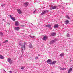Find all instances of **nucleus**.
<instances>
[{
  "label": "nucleus",
  "mask_w": 73,
  "mask_h": 73,
  "mask_svg": "<svg viewBox=\"0 0 73 73\" xmlns=\"http://www.w3.org/2000/svg\"><path fill=\"white\" fill-rule=\"evenodd\" d=\"M48 38V36H45L43 38L42 40H44V41H46Z\"/></svg>",
  "instance_id": "obj_1"
},
{
  "label": "nucleus",
  "mask_w": 73,
  "mask_h": 73,
  "mask_svg": "<svg viewBox=\"0 0 73 73\" xmlns=\"http://www.w3.org/2000/svg\"><path fill=\"white\" fill-rule=\"evenodd\" d=\"M45 27H48L50 29H52V27H52V25H46L45 26Z\"/></svg>",
  "instance_id": "obj_2"
},
{
  "label": "nucleus",
  "mask_w": 73,
  "mask_h": 73,
  "mask_svg": "<svg viewBox=\"0 0 73 73\" xmlns=\"http://www.w3.org/2000/svg\"><path fill=\"white\" fill-rule=\"evenodd\" d=\"M7 61L9 62L10 63V64H12V60H11L10 58H9L7 59Z\"/></svg>",
  "instance_id": "obj_3"
},
{
  "label": "nucleus",
  "mask_w": 73,
  "mask_h": 73,
  "mask_svg": "<svg viewBox=\"0 0 73 73\" xmlns=\"http://www.w3.org/2000/svg\"><path fill=\"white\" fill-rule=\"evenodd\" d=\"M21 52H23V50H25V46L24 45L23 46H22L21 47Z\"/></svg>",
  "instance_id": "obj_4"
},
{
  "label": "nucleus",
  "mask_w": 73,
  "mask_h": 73,
  "mask_svg": "<svg viewBox=\"0 0 73 73\" xmlns=\"http://www.w3.org/2000/svg\"><path fill=\"white\" fill-rule=\"evenodd\" d=\"M46 12H48V10H46L45 11H43L41 13V15H44V14H46Z\"/></svg>",
  "instance_id": "obj_5"
},
{
  "label": "nucleus",
  "mask_w": 73,
  "mask_h": 73,
  "mask_svg": "<svg viewBox=\"0 0 73 73\" xmlns=\"http://www.w3.org/2000/svg\"><path fill=\"white\" fill-rule=\"evenodd\" d=\"M56 41H57V40L56 39H55L54 40H53L50 41V44H53Z\"/></svg>",
  "instance_id": "obj_6"
},
{
  "label": "nucleus",
  "mask_w": 73,
  "mask_h": 73,
  "mask_svg": "<svg viewBox=\"0 0 73 73\" xmlns=\"http://www.w3.org/2000/svg\"><path fill=\"white\" fill-rule=\"evenodd\" d=\"M15 25H16V26H18L19 24V23L18 21H16L15 23Z\"/></svg>",
  "instance_id": "obj_7"
},
{
  "label": "nucleus",
  "mask_w": 73,
  "mask_h": 73,
  "mask_svg": "<svg viewBox=\"0 0 73 73\" xmlns=\"http://www.w3.org/2000/svg\"><path fill=\"white\" fill-rule=\"evenodd\" d=\"M72 70L73 68H70L68 71V73H70V72H72Z\"/></svg>",
  "instance_id": "obj_8"
},
{
  "label": "nucleus",
  "mask_w": 73,
  "mask_h": 73,
  "mask_svg": "<svg viewBox=\"0 0 73 73\" xmlns=\"http://www.w3.org/2000/svg\"><path fill=\"white\" fill-rule=\"evenodd\" d=\"M17 11L18 13H19V14H21V10H20V9H17Z\"/></svg>",
  "instance_id": "obj_9"
},
{
  "label": "nucleus",
  "mask_w": 73,
  "mask_h": 73,
  "mask_svg": "<svg viewBox=\"0 0 73 73\" xmlns=\"http://www.w3.org/2000/svg\"><path fill=\"white\" fill-rule=\"evenodd\" d=\"M14 29L16 31H19V30L20 29V28L19 27H15L14 28Z\"/></svg>",
  "instance_id": "obj_10"
},
{
  "label": "nucleus",
  "mask_w": 73,
  "mask_h": 73,
  "mask_svg": "<svg viewBox=\"0 0 73 73\" xmlns=\"http://www.w3.org/2000/svg\"><path fill=\"white\" fill-rule=\"evenodd\" d=\"M54 28H57L58 27V25L57 24L55 25L54 26Z\"/></svg>",
  "instance_id": "obj_11"
},
{
  "label": "nucleus",
  "mask_w": 73,
  "mask_h": 73,
  "mask_svg": "<svg viewBox=\"0 0 73 73\" xmlns=\"http://www.w3.org/2000/svg\"><path fill=\"white\" fill-rule=\"evenodd\" d=\"M51 62L52 61H51V60L50 59H48L46 61V62L47 63H50V62Z\"/></svg>",
  "instance_id": "obj_12"
},
{
  "label": "nucleus",
  "mask_w": 73,
  "mask_h": 73,
  "mask_svg": "<svg viewBox=\"0 0 73 73\" xmlns=\"http://www.w3.org/2000/svg\"><path fill=\"white\" fill-rule=\"evenodd\" d=\"M24 5L25 7H27V6H28V3L26 2L24 3Z\"/></svg>",
  "instance_id": "obj_13"
},
{
  "label": "nucleus",
  "mask_w": 73,
  "mask_h": 73,
  "mask_svg": "<svg viewBox=\"0 0 73 73\" xmlns=\"http://www.w3.org/2000/svg\"><path fill=\"white\" fill-rule=\"evenodd\" d=\"M56 33H51V36H55L56 35Z\"/></svg>",
  "instance_id": "obj_14"
},
{
  "label": "nucleus",
  "mask_w": 73,
  "mask_h": 73,
  "mask_svg": "<svg viewBox=\"0 0 73 73\" xmlns=\"http://www.w3.org/2000/svg\"><path fill=\"white\" fill-rule=\"evenodd\" d=\"M56 8H57V6H54L52 7V9H56Z\"/></svg>",
  "instance_id": "obj_15"
},
{
  "label": "nucleus",
  "mask_w": 73,
  "mask_h": 73,
  "mask_svg": "<svg viewBox=\"0 0 73 73\" xmlns=\"http://www.w3.org/2000/svg\"><path fill=\"white\" fill-rule=\"evenodd\" d=\"M65 22L66 24H68V23H69V20H66L65 21Z\"/></svg>",
  "instance_id": "obj_16"
},
{
  "label": "nucleus",
  "mask_w": 73,
  "mask_h": 73,
  "mask_svg": "<svg viewBox=\"0 0 73 73\" xmlns=\"http://www.w3.org/2000/svg\"><path fill=\"white\" fill-rule=\"evenodd\" d=\"M0 58H1V59H4V58L3 56L1 55H0Z\"/></svg>",
  "instance_id": "obj_17"
},
{
  "label": "nucleus",
  "mask_w": 73,
  "mask_h": 73,
  "mask_svg": "<svg viewBox=\"0 0 73 73\" xmlns=\"http://www.w3.org/2000/svg\"><path fill=\"white\" fill-rule=\"evenodd\" d=\"M64 55V53H62L60 54V57H62V56H63Z\"/></svg>",
  "instance_id": "obj_18"
},
{
  "label": "nucleus",
  "mask_w": 73,
  "mask_h": 73,
  "mask_svg": "<svg viewBox=\"0 0 73 73\" xmlns=\"http://www.w3.org/2000/svg\"><path fill=\"white\" fill-rule=\"evenodd\" d=\"M0 36L1 37L3 36V34L1 32H0Z\"/></svg>",
  "instance_id": "obj_19"
},
{
  "label": "nucleus",
  "mask_w": 73,
  "mask_h": 73,
  "mask_svg": "<svg viewBox=\"0 0 73 73\" xmlns=\"http://www.w3.org/2000/svg\"><path fill=\"white\" fill-rule=\"evenodd\" d=\"M11 19L13 20V21H15V20H16V19H15V18H14L13 17L11 18Z\"/></svg>",
  "instance_id": "obj_20"
},
{
  "label": "nucleus",
  "mask_w": 73,
  "mask_h": 73,
  "mask_svg": "<svg viewBox=\"0 0 73 73\" xmlns=\"http://www.w3.org/2000/svg\"><path fill=\"white\" fill-rule=\"evenodd\" d=\"M52 64H54L56 63V61H53L52 62Z\"/></svg>",
  "instance_id": "obj_21"
},
{
  "label": "nucleus",
  "mask_w": 73,
  "mask_h": 73,
  "mask_svg": "<svg viewBox=\"0 0 73 73\" xmlns=\"http://www.w3.org/2000/svg\"><path fill=\"white\" fill-rule=\"evenodd\" d=\"M29 48H32V45L31 44H30L29 45Z\"/></svg>",
  "instance_id": "obj_22"
},
{
  "label": "nucleus",
  "mask_w": 73,
  "mask_h": 73,
  "mask_svg": "<svg viewBox=\"0 0 73 73\" xmlns=\"http://www.w3.org/2000/svg\"><path fill=\"white\" fill-rule=\"evenodd\" d=\"M66 18H67V19H70V18L68 16L66 15Z\"/></svg>",
  "instance_id": "obj_23"
},
{
  "label": "nucleus",
  "mask_w": 73,
  "mask_h": 73,
  "mask_svg": "<svg viewBox=\"0 0 73 73\" xmlns=\"http://www.w3.org/2000/svg\"><path fill=\"white\" fill-rule=\"evenodd\" d=\"M8 42V40H6L4 42H3V43H6V42Z\"/></svg>",
  "instance_id": "obj_24"
},
{
  "label": "nucleus",
  "mask_w": 73,
  "mask_h": 73,
  "mask_svg": "<svg viewBox=\"0 0 73 73\" xmlns=\"http://www.w3.org/2000/svg\"><path fill=\"white\" fill-rule=\"evenodd\" d=\"M30 37H31V38H34V37H35V36H30Z\"/></svg>",
  "instance_id": "obj_25"
},
{
  "label": "nucleus",
  "mask_w": 73,
  "mask_h": 73,
  "mask_svg": "<svg viewBox=\"0 0 73 73\" xmlns=\"http://www.w3.org/2000/svg\"><path fill=\"white\" fill-rule=\"evenodd\" d=\"M24 67H21V69H22V70H23V69H24Z\"/></svg>",
  "instance_id": "obj_26"
},
{
  "label": "nucleus",
  "mask_w": 73,
  "mask_h": 73,
  "mask_svg": "<svg viewBox=\"0 0 73 73\" xmlns=\"http://www.w3.org/2000/svg\"><path fill=\"white\" fill-rule=\"evenodd\" d=\"M48 64L49 65L50 64L51 65H52V64H53L52 63V62H51L50 63H49Z\"/></svg>",
  "instance_id": "obj_27"
},
{
  "label": "nucleus",
  "mask_w": 73,
  "mask_h": 73,
  "mask_svg": "<svg viewBox=\"0 0 73 73\" xmlns=\"http://www.w3.org/2000/svg\"><path fill=\"white\" fill-rule=\"evenodd\" d=\"M21 27H24V25H21Z\"/></svg>",
  "instance_id": "obj_28"
},
{
  "label": "nucleus",
  "mask_w": 73,
  "mask_h": 73,
  "mask_svg": "<svg viewBox=\"0 0 73 73\" xmlns=\"http://www.w3.org/2000/svg\"><path fill=\"white\" fill-rule=\"evenodd\" d=\"M10 17L11 19H12V18L13 17H12V16H11V15H10Z\"/></svg>",
  "instance_id": "obj_29"
},
{
  "label": "nucleus",
  "mask_w": 73,
  "mask_h": 73,
  "mask_svg": "<svg viewBox=\"0 0 73 73\" xmlns=\"http://www.w3.org/2000/svg\"><path fill=\"white\" fill-rule=\"evenodd\" d=\"M50 9L51 10H52V8H51V7L50 8Z\"/></svg>",
  "instance_id": "obj_30"
},
{
  "label": "nucleus",
  "mask_w": 73,
  "mask_h": 73,
  "mask_svg": "<svg viewBox=\"0 0 73 73\" xmlns=\"http://www.w3.org/2000/svg\"><path fill=\"white\" fill-rule=\"evenodd\" d=\"M60 70H62V68L61 67H60Z\"/></svg>",
  "instance_id": "obj_31"
},
{
  "label": "nucleus",
  "mask_w": 73,
  "mask_h": 73,
  "mask_svg": "<svg viewBox=\"0 0 73 73\" xmlns=\"http://www.w3.org/2000/svg\"><path fill=\"white\" fill-rule=\"evenodd\" d=\"M38 59V57H36L35 58V59L36 60H37V59Z\"/></svg>",
  "instance_id": "obj_32"
},
{
  "label": "nucleus",
  "mask_w": 73,
  "mask_h": 73,
  "mask_svg": "<svg viewBox=\"0 0 73 73\" xmlns=\"http://www.w3.org/2000/svg\"><path fill=\"white\" fill-rule=\"evenodd\" d=\"M62 70H64V68H62Z\"/></svg>",
  "instance_id": "obj_33"
},
{
  "label": "nucleus",
  "mask_w": 73,
  "mask_h": 73,
  "mask_svg": "<svg viewBox=\"0 0 73 73\" xmlns=\"http://www.w3.org/2000/svg\"><path fill=\"white\" fill-rule=\"evenodd\" d=\"M64 69L66 70V68H64Z\"/></svg>",
  "instance_id": "obj_34"
},
{
  "label": "nucleus",
  "mask_w": 73,
  "mask_h": 73,
  "mask_svg": "<svg viewBox=\"0 0 73 73\" xmlns=\"http://www.w3.org/2000/svg\"><path fill=\"white\" fill-rule=\"evenodd\" d=\"M9 72L10 73H12V71H10Z\"/></svg>",
  "instance_id": "obj_35"
},
{
  "label": "nucleus",
  "mask_w": 73,
  "mask_h": 73,
  "mask_svg": "<svg viewBox=\"0 0 73 73\" xmlns=\"http://www.w3.org/2000/svg\"><path fill=\"white\" fill-rule=\"evenodd\" d=\"M5 4H4V5H2V6H3V5H5Z\"/></svg>",
  "instance_id": "obj_36"
},
{
  "label": "nucleus",
  "mask_w": 73,
  "mask_h": 73,
  "mask_svg": "<svg viewBox=\"0 0 73 73\" xmlns=\"http://www.w3.org/2000/svg\"><path fill=\"white\" fill-rule=\"evenodd\" d=\"M1 44H0V46H1Z\"/></svg>",
  "instance_id": "obj_37"
},
{
  "label": "nucleus",
  "mask_w": 73,
  "mask_h": 73,
  "mask_svg": "<svg viewBox=\"0 0 73 73\" xmlns=\"http://www.w3.org/2000/svg\"><path fill=\"white\" fill-rule=\"evenodd\" d=\"M3 70L4 71H5V70H4V69H3Z\"/></svg>",
  "instance_id": "obj_38"
},
{
  "label": "nucleus",
  "mask_w": 73,
  "mask_h": 73,
  "mask_svg": "<svg viewBox=\"0 0 73 73\" xmlns=\"http://www.w3.org/2000/svg\"><path fill=\"white\" fill-rule=\"evenodd\" d=\"M9 24H10L9 23Z\"/></svg>",
  "instance_id": "obj_39"
}]
</instances>
